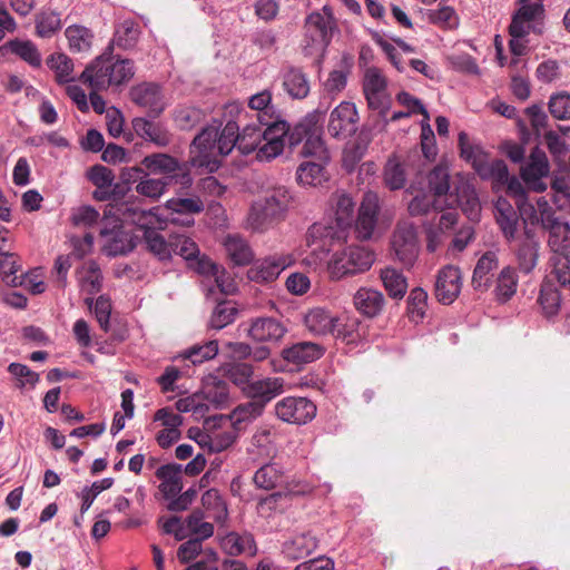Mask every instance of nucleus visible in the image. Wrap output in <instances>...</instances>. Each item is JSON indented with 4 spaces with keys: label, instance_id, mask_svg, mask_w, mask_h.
I'll return each mask as SVG.
<instances>
[{
    "label": "nucleus",
    "instance_id": "obj_45",
    "mask_svg": "<svg viewBox=\"0 0 570 570\" xmlns=\"http://www.w3.org/2000/svg\"><path fill=\"white\" fill-rule=\"evenodd\" d=\"M283 479V472L275 463L265 464L254 474V483L257 488L271 490L277 487Z\"/></svg>",
    "mask_w": 570,
    "mask_h": 570
},
{
    "label": "nucleus",
    "instance_id": "obj_39",
    "mask_svg": "<svg viewBox=\"0 0 570 570\" xmlns=\"http://www.w3.org/2000/svg\"><path fill=\"white\" fill-rule=\"evenodd\" d=\"M223 122L214 119V125H207L195 136L190 144V154L195 151H210L217 139V134Z\"/></svg>",
    "mask_w": 570,
    "mask_h": 570
},
{
    "label": "nucleus",
    "instance_id": "obj_35",
    "mask_svg": "<svg viewBox=\"0 0 570 570\" xmlns=\"http://www.w3.org/2000/svg\"><path fill=\"white\" fill-rule=\"evenodd\" d=\"M381 279L390 297L401 299L407 289V282L403 274L395 268L386 267L381 271Z\"/></svg>",
    "mask_w": 570,
    "mask_h": 570
},
{
    "label": "nucleus",
    "instance_id": "obj_42",
    "mask_svg": "<svg viewBox=\"0 0 570 570\" xmlns=\"http://www.w3.org/2000/svg\"><path fill=\"white\" fill-rule=\"evenodd\" d=\"M428 186L430 191L436 197L446 195L450 190V173L448 166L442 164L436 165L428 174Z\"/></svg>",
    "mask_w": 570,
    "mask_h": 570
},
{
    "label": "nucleus",
    "instance_id": "obj_8",
    "mask_svg": "<svg viewBox=\"0 0 570 570\" xmlns=\"http://www.w3.org/2000/svg\"><path fill=\"white\" fill-rule=\"evenodd\" d=\"M358 112L355 104L342 101L336 106L328 119L327 130L331 137L342 140L356 134Z\"/></svg>",
    "mask_w": 570,
    "mask_h": 570
},
{
    "label": "nucleus",
    "instance_id": "obj_53",
    "mask_svg": "<svg viewBox=\"0 0 570 570\" xmlns=\"http://www.w3.org/2000/svg\"><path fill=\"white\" fill-rule=\"evenodd\" d=\"M100 219L99 212L91 205H82L75 208L70 216V222L73 226L85 228L98 227Z\"/></svg>",
    "mask_w": 570,
    "mask_h": 570
},
{
    "label": "nucleus",
    "instance_id": "obj_3",
    "mask_svg": "<svg viewBox=\"0 0 570 570\" xmlns=\"http://www.w3.org/2000/svg\"><path fill=\"white\" fill-rule=\"evenodd\" d=\"M355 203L348 195H341L336 202L335 225L314 223L306 233V245L314 249H331L342 246L352 227Z\"/></svg>",
    "mask_w": 570,
    "mask_h": 570
},
{
    "label": "nucleus",
    "instance_id": "obj_4",
    "mask_svg": "<svg viewBox=\"0 0 570 570\" xmlns=\"http://www.w3.org/2000/svg\"><path fill=\"white\" fill-rule=\"evenodd\" d=\"M293 197L285 186H278L261 202L252 206L249 222L255 229H263L267 225L285 217Z\"/></svg>",
    "mask_w": 570,
    "mask_h": 570
},
{
    "label": "nucleus",
    "instance_id": "obj_49",
    "mask_svg": "<svg viewBox=\"0 0 570 570\" xmlns=\"http://www.w3.org/2000/svg\"><path fill=\"white\" fill-rule=\"evenodd\" d=\"M61 29L60 14L52 10H43L36 17V31L41 38H49Z\"/></svg>",
    "mask_w": 570,
    "mask_h": 570
},
{
    "label": "nucleus",
    "instance_id": "obj_19",
    "mask_svg": "<svg viewBox=\"0 0 570 570\" xmlns=\"http://www.w3.org/2000/svg\"><path fill=\"white\" fill-rule=\"evenodd\" d=\"M282 87L284 91L294 100L306 98L311 91L308 76L303 68L296 66H286L281 72Z\"/></svg>",
    "mask_w": 570,
    "mask_h": 570
},
{
    "label": "nucleus",
    "instance_id": "obj_22",
    "mask_svg": "<svg viewBox=\"0 0 570 570\" xmlns=\"http://www.w3.org/2000/svg\"><path fill=\"white\" fill-rule=\"evenodd\" d=\"M548 274L544 278L570 291V252H552L548 262Z\"/></svg>",
    "mask_w": 570,
    "mask_h": 570
},
{
    "label": "nucleus",
    "instance_id": "obj_23",
    "mask_svg": "<svg viewBox=\"0 0 570 570\" xmlns=\"http://www.w3.org/2000/svg\"><path fill=\"white\" fill-rule=\"evenodd\" d=\"M324 346L314 342H298L282 351L285 361L301 365L314 362L323 356Z\"/></svg>",
    "mask_w": 570,
    "mask_h": 570
},
{
    "label": "nucleus",
    "instance_id": "obj_56",
    "mask_svg": "<svg viewBox=\"0 0 570 570\" xmlns=\"http://www.w3.org/2000/svg\"><path fill=\"white\" fill-rule=\"evenodd\" d=\"M428 20L430 23L443 29H455L459 26V17L453 7L443 6L438 10H429Z\"/></svg>",
    "mask_w": 570,
    "mask_h": 570
},
{
    "label": "nucleus",
    "instance_id": "obj_59",
    "mask_svg": "<svg viewBox=\"0 0 570 570\" xmlns=\"http://www.w3.org/2000/svg\"><path fill=\"white\" fill-rule=\"evenodd\" d=\"M363 94H380L386 91L387 80L377 67H368L364 72Z\"/></svg>",
    "mask_w": 570,
    "mask_h": 570
},
{
    "label": "nucleus",
    "instance_id": "obj_47",
    "mask_svg": "<svg viewBox=\"0 0 570 570\" xmlns=\"http://www.w3.org/2000/svg\"><path fill=\"white\" fill-rule=\"evenodd\" d=\"M20 269L18 257L13 252H0V277L11 286L21 285L17 272Z\"/></svg>",
    "mask_w": 570,
    "mask_h": 570
},
{
    "label": "nucleus",
    "instance_id": "obj_34",
    "mask_svg": "<svg viewBox=\"0 0 570 570\" xmlns=\"http://www.w3.org/2000/svg\"><path fill=\"white\" fill-rule=\"evenodd\" d=\"M282 271V264L276 261H257L249 268L248 277L257 283H268L275 281Z\"/></svg>",
    "mask_w": 570,
    "mask_h": 570
},
{
    "label": "nucleus",
    "instance_id": "obj_60",
    "mask_svg": "<svg viewBox=\"0 0 570 570\" xmlns=\"http://www.w3.org/2000/svg\"><path fill=\"white\" fill-rule=\"evenodd\" d=\"M218 353V342L213 340L203 345H194L188 348L184 356L189 360L194 365L202 364L205 361L213 360Z\"/></svg>",
    "mask_w": 570,
    "mask_h": 570
},
{
    "label": "nucleus",
    "instance_id": "obj_32",
    "mask_svg": "<svg viewBox=\"0 0 570 570\" xmlns=\"http://www.w3.org/2000/svg\"><path fill=\"white\" fill-rule=\"evenodd\" d=\"M561 301V293L557 284L544 278L541 284L538 303L542 307L546 316H553L558 314Z\"/></svg>",
    "mask_w": 570,
    "mask_h": 570
},
{
    "label": "nucleus",
    "instance_id": "obj_55",
    "mask_svg": "<svg viewBox=\"0 0 570 570\" xmlns=\"http://www.w3.org/2000/svg\"><path fill=\"white\" fill-rule=\"evenodd\" d=\"M383 178L386 187L391 190L402 189L406 181L405 170L395 158H389L384 167Z\"/></svg>",
    "mask_w": 570,
    "mask_h": 570
},
{
    "label": "nucleus",
    "instance_id": "obj_2",
    "mask_svg": "<svg viewBox=\"0 0 570 570\" xmlns=\"http://www.w3.org/2000/svg\"><path fill=\"white\" fill-rule=\"evenodd\" d=\"M135 76L134 61L114 55L112 43H109L101 55L96 57L81 72L79 81L95 90H106L109 87H121Z\"/></svg>",
    "mask_w": 570,
    "mask_h": 570
},
{
    "label": "nucleus",
    "instance_id": "obj_29",
    "mask_svg": "<svg viewBox=\"0 0 570 570\" xmlns=\"http://www.w3.org/2000/svg\"><path fill=\"white\" fill-rule=\"evenodd\" d=\"M550 173V164L546 153L539 147L535 146L531 149L529 161L525 166L521 167L520 176L523 181H529V179H535L548 177Z\"/></svg>",
    "mask_w": 570,
    "mask_h": 570
},
{
    "label": "nucleus",
    "instance_id": "obj_28",
    "mask_svg": "<svg viewBox=\"0 0 570 570\" xmlns=\"http://www.w3.org/2000/svg\"><path fill=\"white\" fill-rule=\"evenodd\" d=\"M148 176L150 175H163L169 176L170 174L180 170V163L177 158L165 153H155L147 155L141 160Z\"/></svg>",
    "mask_w": 570,
    "mask_h": 570
},
{
    "label": "nucleus",
    "instance_id": "obj_63",
    "mask_svg": "<svg viewBox=\"0 0 570 570\" xmlns=\"http://www.w3.org/2000/svg\"><path fill=\"white\" fill-rule=\"evenodd\" d=\"M114 479L112 478H105L100 481L94 482L90 487L83 488L81 491V507L80 512L83 514L86 513L89 508L91 507L95 499L105 490H108L112 487Z\"/></svg>",
    "mask_w": 570,
    "mask_h": 570
},
{
    "label": "nucleus",
    "instance_id": "obj_13",
    "mask_svg": "<svg viewBox=\"0 0 570 570\" xmlns=\"http://www.w3.org/2000/svg\"><path fill=\"white\" fill-rule=\"evenodd\" d=\"M242 109L236 104H227L224 107V118L226 124L222 131L217 134V149L222 156H227L236 147L238 149V130L239 125L235 119L239 117Z\"/></svg>",
    "mask_w": 570,
    "mask_h": 570
},
{
    "label": "nucleus",
    "instance_id": "obj_31",
    "mask_svg": "<svg viewBox=\"0 0 570 570\" xmlns=\"http://www.w3.org/2000/svg\"><path fill=\"white\" fill-rule=\"evenodd\" d=\"M205 118V110L196 106L177 105L173 110V121L175 126L184 131L194 129Z\"/></svg>",
    "mask_w": 570,
    "mask_h": 570
},
{
    "label": "nucleus",
    "instance_id": "obj_58",
    "mask_svg": "<svg viewBox=\"0 0 570 570\" xmlns=\"http://www.w3.org/2000/svg\"><path fill=\"white\" fill-rule=\"evenodd\" d=\"M548 109L557 120L570 119V94L567 91L552 94L548 101Z\"/></svg>",
    "mask_w": 570,
    "mask_h": 570
},
{
    "label": "nucleus",
    "instance_id": "obj_46",
    "mask_svg": "<svg viewBox=\"0 0 570 570\" xmlns=\"http://www.w3.org/2000/svg\"><path fill=\"white\" fill-rule=\"evenodd\" d=\"M222 547L227 554L239 556L252 551L255 548V542L250 534L239 535L236 532H230L223 539Z\"/></svg>",
    "mask_w": 570,
    "mask_h": 570
},
{
    "label": "nucleus",
    "instance_id": "obj_30",
    "mask_svg": "<svg viewBox=\"0 0 570 570\" xmlns=\"http://www.w3.org/2000/svg\"><path fill=\"white\" fill-rule=\"evenodd\" d=\"M371 140V129L363 126L351 147L344 150L343 165L347 170L352 171L362 160L367 151Z\"/></svg>",
    "mask_w": 570,
    "mask_h": 570
},
{
    "label": "nucleus",
    "instance_id": "obj_5",
    "mask_svg": "<svg viewBox=\"0 0 570 570\" xmlns=\"http://www.w3.org/2000/svg\"><path fill=\"white\" fill-rule=\"evenodd\" d=\"M458 146L460 157L473 168L482 180H491L494 175L501 177L503 174L505 175V161L499 158L490 161V154L481 145L470 144L465 131L459 132Z\"/></svg>",
    "mask_w": 570,
    "mask_h": 570
},
{
    "label": "nucleus",
    "instance_id": "obj_38",
    "mask_svg": "<svg viewBox=\"0 0 570 570\" xmlns=\"http://www.w3.org/2000/svg\"><path fill=\"white\" fill-rule=\"evenodd\" d=\"M417 242V227L409 220H401L392 236V249H401L403 247H414Z\"/></svg>",
    "mask_w": 570,
    "mask_h": 570
},
{
    "label": "nucleus",
    "instance_id": "obj_14",
    "mask_svg": "<svg viewBox=\"0 0 570 570\" xmlns=\"http://www.w3.org/2000/svg\"><path fill=\"white\" fill-rule=\"evenodd\" d=\"M188 267L198 274L212 276L215 279L217 287L220 292L230 293V283H227L226 272L224 268L214 263L202 252H187L184 256Z\"/></svg>",
    "mask_w": 570,
    "mask_h": 570
},
{
    "label": "nucleus",
    "instance_id": "obj_6",
    "mask_svg": "<svg viewBox=\"0 0 570 570\" xmlns=\"http://www.w3.org/2000/svg\"><path fill=\"white\" fill-rule=\"evenodd\" d=\"M97 228L101 242L100 249H135L137 246L138 237L126 229L122 219L107 209L104 210Z\"/></svg>",
    "mask_w": 570,
    "mask_h": 570
},
{
    "label": "nucleus",
    "instance_id": "obj_36",
    "mask_svg": "<svg viewBox=\"0 0 570 570\" xmlns=\"http://www.w3.org/2000/svg\"><path fill=\"white\" fill-rule=\"evenodd\" d=\"M80 286L89 296L97 294L102 288V274L97 263H87L80 272Z\"/></svg>",
    "mask_w": 570,
    "mask_h": 570
},
{
    "label": "nucleus",
    "instance_id": "obj_25",
    "mask_svg": "<svg viewBox=\"0 0 570 570\" xmlns=\"http://www.w3.org/2000/svg\"><path fill=\"white\" fill-rule=\"evenodd\" d=\"M304 324L314 335H332L338 326L337 317L321 307L309 309L304 316Z\"/></svg>",
    "mask_w": 570,
    "mask_h": 570
},
{
    "label": "nucleus",
    "instance_id": "obj_52",
    "mask_svg": "<svg viewBox=\"0 0 570 570\" xmlns=\"http://www.w3.org/2000/svg\"><path fill=\"white\" fill-rule=\"evenodd\" d=\"M289 492H274L258 501L257 510L263 515H269L274 511H283L291 503Z\"/></svg>",
    "mask_w": 570,
    "mask_h": 570
},
{
    "label": "nucleus",
    "instance_id": "obj_44",
    "mask_svg": "<svg viewBox=\"0 0 570 570\" xmlns=\"http://www.w3.org/2000/svg\"><path fill=\"white\" fill-rule=\"evenodd\" d=\"M202 504L210 511V517L218 523L224 522L227 519L228 512L227 507L219 492L215 489L207 490L202 495Z\"/></svg>",
    "mask_w": 570,
    "mask_h": 570
},
{
    "label": "nucleus",
    "instance_id": "obj_40",
    "mask_svg": "<svg viewBox=\"0 0 570 570\" xmlns=\"http://www.w3.org/2000/svg\"><path fill=\"white\" fill-rule=\"evenodd\" d=\"M442 209L443 207L439 204L436 196L424 191L417 193L407 205L411 216H423L431 210L441 212Z\"/></svg>",
    "mask_w": 570,
    "mask_h": 570
},
{
    "label": "nucleus",
    "instance_id": "obj_7",
    "mask_svg": "<svg viewBox=\"0 0 570 570\" xmlns=\"http://www.w3.org/2000/svg\"><path fill=\"white\" fill-rule=\"evenodd\" d=\"M375 261L374 252H335L328 263L331 275L341 278L368 271Z\"/></svg>",
    "mask_w": 570,
    "mask_h": 570
},
{
    "label": "nucleus",
    "instance_id": "obj_20",
    "mask_svg": "<svg viewBox=\"0 0 570 570\" xmlns=\"http://www.w3.org/2000/svg\"><path fill=\"white\" fill-rule=\"evenodd\" d=\"M318 547V539L312 532H303L292 537L282 544L285 559L296 561L308 557Z\"/></svg>",
    "mask_w": 570,
    "mask_h": 570
},
{
    "label": "nucleus",
    "instance_id": "obj_11",
    "mask_svg": "<svg viewBox=\"0 0 570 570\" xmlns=\"http://www.w3.org/2000/svg\"><path fill=\"white\" fill-rule=\"evenodd\" d=\"M380 212L379 198L375 194H366L358 208L354 225L355 237L358 240H370L375 234L377 215Z\"/></svg>",
    "mask_w": 570,
    "mask_h": 570
},
{
    "label": "nucleus",
    "instance_id": "obj_1",
    "mask_svg": "<svg viewBox=\"0 0 570 570\" xmlns=\"http://www.w3.org/2000/svg\"><path fill=\"white\" fill-rule=\"evenodd\" d=\"M328 106L323 102L307 112L294 126L288 121H278L268 128L247 124L238 131V150L249 155L257 150L259 159L271 160L279 156L287 146L289 151L303 144L301 156L316 155L324 150V121Z\"/></svg>",
    "mask_w": 570,
    "mask_h": 570
},
{
    "label": "nucleus",
    "instance_id": "obj_26",
    "mask_svg": "<svg viewBox=\"0 0 570 570\" xmlns=\"http://www.w3.org/2000/svg\"><path fill=\"white\" fill-rule=\"evenodd\" d=\"M456 202L470 222H479L481 217V204L475 187L470 183H461L455 186Z\"/></svg>",
    "mask_w": 570,
    "mask_h": 570
},
{
    "label": "nucleus",
    "instance_id": "obj_54",
    "mask_svg": "<svg viewBox=\"0 0 570 570\" xmlns=\"http://www.w3.org/2000/svg\"><path fill=\"white\" fill-rule=\"evenodd\" d=\"M85 304L94 311L97 322L104 332L109 330V318L111 313V303L108 297L100 295L96 301L94 297H86Z\"/></svg>",
    "mask_w": 570,
    "mask_h": 570
},
{
    "label": "nucleus",
    "instance_id": "obj_62",
    "mask_svg": "<svg viewBox=\"0 0 570 570\" xmlns=\"http://www.w3.org/2000/svg\"><path fill=\"white\" fill-rule=\"evenodd\" d=\"M138 37L139 30L135 27L134 22L126 21L116 30L110 43H112V47L116 45L122 49H130L137 43Z\"/></svg>",
    "mask_w": 570,
    "mask_h": 570
},
{
    "label": "nucleus",
    "instance_id": "obj_27",
    "mask_svg": "<svg viewBox=\"0 0 570 570\" xmlns=\"http://www.w3.org/2000/svg\"><path fill=\"white\" fill-rule=\"evenodd\" d=\"M264 409L262 403L247 401L237 405L228 417H220V420L228 421L232 428L236 431H244L249 423L262 415Z\"/></svg>",
    "mask_w": 570,
    "mask_h": 570
},
{
    "label": "nucleus",
    "instance_id": "obj_16",
    "mask_svg": "<svg viewBox=\"0 0 570 570\" xmlns=\"http://www.w3.org/2000/svg\"><path fill=\"white\" fill-rule=\"evenodd\" d=\"M244 331L256 342H278L287 328L274 317H257L250 320Z\"/></svg>",
    "mask_w": 570,
    "mask_h": 570
},
{
    "label": "nucleus",
    "instance_id": "obj_48",
    "mask_svg": "<svg viewBox=\"0 0 570 570\" xmlns=\"http://www.w3.org/2000/svg\"><path fill=\"white\" fill-rule=\"evenodd\" d=\"M13 55L26 61L32 68L41 67V55L31 40L11 39Z\"/></svg>",
    "mask_w": 570,
    "mask_h": 570
},
{
    "label": "nucleus",
    "instance_id": "obj_21",
    "mask_svg": "<svg viewBox=\"0 0 570 570\" xmlns=\"http://www.w3.org/2000/svg\"><path fill=\"white\" fill-rule=\"evenodd\" d=\"M136 135L146 141L153 142L158 147H166L170 142V135L159 122H154L151 118L136 117L131 121Z\"/></svg>",
    "mask_w": 570,
    "mask_h": 570
},
{
    "label": "nucleus",
    "instance_id": "obj_64",
    "mask_svg": "<svg viewBox=\"0 0 570 570\" xmlns=\"http://www.w3.org/2000/svg\"><path fill=\"white\" fill-rule=\"evenodd\" d=\"M237 313L235 306L229 303H220L215 307L209 324L215 330H222L235 321Z\"/></svg>",
    "mask_w": 570,
    "mask_h": 570
},
{
    "label": "nucleus",
    "instance_id": "obj_17",
    "mask_svg": "<svg viewBox=\"0 0 570 570\" xmlns=\"http://www.w3.org/2000/svg\"><path fill=\"white\" fill-rule=\"evenodd\" d=\"M284 380L281 377H267L253 381L243 387L246 396L256 403H262L265 409L266 404L283 392Z\"/></svg>",
    "mask_w": 570,
    "mask_h": 570
},
{
    "label": "nucleus",
    "instance_id": "obj_41",
    "mask_svg": "<svg viewBox=\"0 0 570 570\" xmlns=\"http://www.w3.org/2000/svg\"><path fill=\"white\" fill-rule=\"evenodd\" d=\"M48 67L56 72V81L65 85L73 79L70 75L73 71V61L66 53H53L47 59Z\"/></svg>",
    "mask_w": 570,
    "mask_h": 570
},
{
    "label": "nucleus",
    "instance_id": "obj_37",
    "mask_svg": "<svg viewBox=\"0 0 570 570\" xmlns=\"http://www.w3.org/2000/svg\"><path fill=\"white\" fill-rule=\"evenodd\" d=\"M498 267L495 252H484L476 263L472 276V285L475 289L488 286V275Z\"/></svg>",
    "mask_w": 570,
    "mask_h": 570
},
{
    "label": "nucleus",
    "instance_id": "obj_57",
    "mask_svg": "<svg viewBox=\"0 0 570 570\" xmlns=\"http://www.w3.org/2000/svg\"><path fill=\"white\" fill-rule=\"evenodd\" d=\"M167 187L166 176L161 178L146 176L135 186V190L141 196L158 199L166 191Z\"/></svg>",
    "mask_w": 570,
    "mask_h": 570
},
{
    "label": "nucleus",
    "instance_id": "obj_50",
    "mask_svg": "<svg viewBox=\"0 0 570 570\" xmlns=\"http://www.w3.org/2000/svg\"><path fill=\"white\" fill-rule=\"evenodd\" d=\"M517 287L518 278L514 269L511 267H504L498 277L495 287L498 299L507 302L515 294Z\"/></svg>",
    "mask_w": 570,
    "mask_h": 570
},
{
    "label": "nucleus",
    "instance_id": "obj_12",
    "mask_svg": "<svg viewBox=\"0 0 570 570\" xmlns=\"http://www.w3.org/2000/svg\"><path fill=\"white\" fill-rule=\"evenodd\" d=\"M462 287V276L458 267L448 265L439 271L434 294L436 299L444 304H452L459 296Z\"/></svg>",
    "mask_w": 570,
    "mask_h": 570
},
{
    "label": "nucleus",
    "instance_id": "obj_61",
    "mask_svg": "<svg viewBox=\"0 0 570 570\" xmlns=\"http://www.w3.org/2000/svg\"><path fill=\"white\" fill-rule=\"evenodd\" d=\"M495 186H505L507 195L514 199V204L518 203V199H523L528 196L522 183L515 176H510L509 169L507 168L505 175L501 176L494 175L491 180Z\"/></svg>",
    "mask_w": 570,
    "mask_h": 570
},
{
    "label": "nucleus",
    "instance_id": "obj_9",
    "mask_svg": "<svg viewBox=\"0 0 570 570\" xmlns=\"http://www.w3.org/2000/svg\"><path fill=\"white\" fill-rule=\"evenodd\" d=\"M276 416L287 423L306 424L316 415V405L306 397L287 396L275 404Z\"/></svg>",
    "mask_w": 570,
    "mask_h": 570
},
{
    "label": "nucleus",
    "instance_id": "obj_18",
    "mask_svg": "<svg viewBox=\"0 0 570 570\" xmlns=\"http://www.w3.org/2000/svg\"><path fill=\"white\" fill-rule=\"evenodd\" d=\"M308 157H316L317 161L309 160L303 161L296 170V180L299 185L304 186H317L326 180L325 164L330 157L324 146V150L316 155H309Z\"/></svg>",
    "mask_w": 570,
    "mask_h": 570
},
{
    "label": "nucleus",
    "instance_id": "obj_15",
    "mask_svg": "<svg viewBox=\"0 0 570 570\" xmlns=\"http://www.w3.org/2000/svg\"><path fill=\"white\" fill-rule=\"evenodd\" d=\"M165 207L169 210L168 219L171 223L191 226L194 225V218L190 216L202 213L204 203L197 196L190 198L174 197L166 202Z\"/></svg>",
    "mask_w": 570,
    "mask_h": 570
},
{
    "label": "nucleus",
    "instance_id": "obj_51",
    "mask_svg": "<svg viewBox=\"0 0 570 570\" xmlns=\"http://www.w3.org/2000/svg\"><path fill=\"white\" fill-rule=\"evenodd\" d=\"M204 518V512L196 509L186 519V527L189 532L200 540L209 539L214 534V524L205 522Z\"/></svg>",
    "mask_w": 570,
    "mask_h": 570
},
{
    "label": "nucleus",
    "instance_id": "obj_43",
    "mask_svg": "<svg viewBox=\"0 0 570 570\" xmlns=\"http://www.w3.org/2000/svg\"><path fill=\"white\" fill-rule=\"evenodd\" d=\"M65 35L69 41V48L73 52L88 50L94 38L92 32L88 28L78 24L69 26Z\"/></svg>",
    "mask_w": 570,
    "mask_h": 570
},
{
    "label": "nucleus",
    "instance_id": "obj_33",
    "mask_svg": "<svg viewBox=\"0 0 570 570\" xmlns=\"http://www.w3.org/2000/svg\"><path fill=\"white\" fill-rule=\"evenodd\" d=\"M548 229V245L550 249H570V224L558 218L542 225Z\"/></svg>",
    "mask_w": 570,
    "mask_h": 570
},
{
    "label": "nucleus",
    "instance_id": "obj_10",
    "mask_svg": "<svg viewBox=\"0 0 570 570\" xmlns=\"http://www.w3.org/2000/svg\"><path fill=\"white\" fill-rule=\"evenodd\" d=\"M129 97L139 107L148 108L147 116L158 118L165 110L163 88L159 83L144 81L130 88Z\"/></svg>",
    "mask_w": 570,
    "mask_h": 570
},
{
    "label": "nucleus",
    "instance_id": "obj_24",
    "mask_svg": "<svg viewBox=\"0 0 570 570\" xmlns=\"http://www.w3.org/2000/svg\"><path fill=\"white\" fill-rule=\"evenodd\" d=\"M353 303L362 315L373 318L382 312L385 298L377 289L361 287L354 294Z\"/></svg>",
    "mask_w": 570,
    "mask_h": 570
}]
</instances>
